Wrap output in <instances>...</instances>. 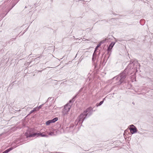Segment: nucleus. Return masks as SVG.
I'll return each mask as SVG.
<instances>
[{"label":"nucleus","mask_w":153,"mask_h":153,"mask_svg":"<svg viewBox=\"0 0 153 153\" xmlns=\"http://www.w3.org/2000/svg\"><path fill=\"white\" fill-rule=\"evenodd\" d=\"M90 110V108H88L83 113L81 114L76 120L75 123H76L77 125L78 123L80 124H81L84 119L88 114V113H87Z\"/></svg>","instance_id":"f257e3e1"},{"label":"nucleus","mask_w":153,"mask_h":153,"mask_svg":"<svg viewBox=\"0 0 153 153\" xmlns=\"http://www.w3.org/2000/svg\"><path fill=\"white\" fill-rule=\"evenodd\" d=\"M25 135L27 137H38L39 136L46 137H48V135L46 134V132H43L42 133L40 132L34 133L29 135H28L27 133L26 132L25 133Z\"/></svg>","instance_id":"f03ea898"},{"label":"nucleus","mask_w":153,"mask_h":153,"mask_svg":"<svg viewBox=\"0 0 153 153\" xmlns=\"http://www.w3.org/2000/svg\"><path fill=\"white\" fill-rule=\"evenodd\" d=\"M126 77V75L125 74L123 73L119 76L117 78V79L119 80L120 84H121L124 80Z\"/></svg>","instance_id":"7ed1b4c3"},{"label":"nucleus","mask_w":153,"mask_h":153,"mask_svg":"<svg viewBox=\"0 0 153 153\" xmlns=\"http://www.w3.org/2000/svg\"><path fill=\"white\" fill-rule=\"evenodd\" d=\"M72 101L70 100L69 101V103L66 104L64 106V109H65V110H67L69 111L70 109L72 103H71Z\"/></svg>","instance_id":"20e7f679"},{"label":"nucleus","mask_w":153,"mask_h":153,"mask_svg":"<svg viewBox=\"0 0 153 153\" xmlns=\"http://www.w3.org/2000/svg\"><path fill=\"white\" fill-rule=\"evenodd\" d=\"M58 120V118L57 117H55L52 120H49L46 122V125L47 126L49 125L51 123H55L56 121Z\"/></svg>","instance_id":"39448f33"},{"label":"nucleus","mask_w":153,"mask_h":153,"mask_svg":"<svg viewBox=\"0 0 153 153\" xmlns=\"http://www.w3.org/2000/svg\"><path fill=\"white\" fill-rule=\"evenodd\" d=\"M47 133L50 136H53L56 135L57 133V131L56 130H53L52 131L49 132H47Z\"/></svg>","instance_id":"423d86ee"},{"label":"nucleus","mask_w":153,"mask_h":153,"mask_svg":"<svg viewBox=\"0 0 153 153\" xmlns=\"http://www.w3.org/2000/svg\"><path fill=\"white\" fill-rule=\"evenodd\" d=\"M115 44V42H112L109 45L107 51L108 52L110 51Z\"/></svg>","instance_id":"0eeeda50"},{"label":"nucleus","mask_w":153,"mask_h":153,"mask_svg":"<svg viewBox=\"0 0 153 153\" xmlns=\"http://www.w3.org/2000/svg\"><path fill=\"white\" fill-rule=\"evenodd\" d=\"M129 129L131 134H133L137 132V128L135 127L132 128H130Z\"/></svg>","instance_id":"6e6552de"},{"label":"nucleus","mask_w":153,"mask_h":153,"mask_svg":"<svg viewBox=\"0 0 153 153\" xmlns=\"http://www.w3.org/2000/svg\"><path fill=\"white\" fill-rule=\"evenodd\" d=\"M68 111H69L65 110V109H63L62 111V115L63 116L67 115L68 114Z\"/></svg>","instance_id":"1a4fd4ad"},{"label":"nucleus","mask_w":153,"mask_h":153,"mask_svg":"<svg viewBox=\"0 0 153 153\" xmlns=\"http://www.w3.org/2000/svg\"><path fill=\"white\" fill-rule=\"evenodd\" d=\"M16 147L14 146L6 150L5 151V153H7L10 151L12 150V149H14Z\"/></svg>","instance_id":"9d476101"},{"label":"nucleus","mask_w":153,"mask_h":153,"mask_svg":"<svg viewBox=\"0 0 153 153\" xmlns=\"http://www.w3.org/2000/svg\"><path fill=\"white\" fill-rule=\"evenodd\" d=\"M16 147L14 146L6 150L5 151V153H7L10 151L12 150V149H14Z\"/></svg>","instance_id":"9b49d317"},{"label":"nucleus","mask_w":153,"mask_h":153,"mask_svg":"<svg viewBox=\"0 0 153 153\" xmlns=\"http://www.w3.org/2000/svg\"><path fill=\"white\" fill-rule=\"evenodd\" d=\"M36 110H37V108H34L33 110H32L30 111V114L32 113L33 112L35 111H36Z\"/></svg>","instance_id":"f8f14e48"},{"label":"nucleus","mask_w":153,"mask_h":153,"mask_svg":"<svg viewBox=\"0 0 153 153\" xmlns=\"http://www.w3.org/2000/svg\"><path fill=\"white\" fill-rule=\"evenodd\" d=\"M42 105H41L39 106L37 108V110H38L40 108L42 107Z\"/></svg>","instance_id":"ddd939ff"},{"label":"nucleus","mask_w":153,"mask_h":153,"mask_svg":"<svg viewBox=\"0 0 153 153\" xmlns=\"http://www.w3.org/2000/svg\"><path fill=\"white\" fill-rule=\"evenodd\" d=\"M101 44L100 43L96 47V48H95V51H96V50L99 47V46H100V45H101Z\"/></svg>","instance_id":"4468645a"},{"label":"nucleus","mask_w":153,"mask_h":153,"mask_svg":"<svg viewBox=\"0 0 153 153\" xmlns=\"http://www.w3.org/2000/svg\"><path fill=\"white\" fill-rule=\"evenodd\" d=\"M103 102H104V101L103 100V101H101L99 103V106H100V105H101L103 103Z\"/></svg>","instance_id":"2eb2a0df"},{"label":"nucleus","mask_w":153,"mask_h":153,"mask_svg":"<svg viewBox=\"0 0 153 153\" xmlns=\"http://www.w3.org/2000/svg\"><path fill=\"white\" fill-rule=\"evenodd\" d=\"M135 127L133 125H131L130 126V128H132Z\"/></svg>","instance_id":"dca6fc26"},{"label":"nucleus","mask_w":153,"mask_h":153,"mask_svg":"<svg viewBox=\"0 0 153 153\" xmlns=\"http://www.w3.org/2000/svg\"><path fill=\"white\" fill-rule=\"evenodd\" d=\"M2 153H5V151L3 152Z\"/></svg>","instance_id":"f3484780"},{"label":"nucleus","mask_w":153,"mask_h":153,"mask_svg":"<svg viewBox=\"0 0 153 153\" xmlns=\"http://www.w3.org/2000/svg\"><path fill=\"white\" fill-rule=\"evenodd\" d=\"M94 58L93 57V58H92V59H93V60H94Z\"/></svg>","instance_id":"a211bd4d"}]
</instances>
